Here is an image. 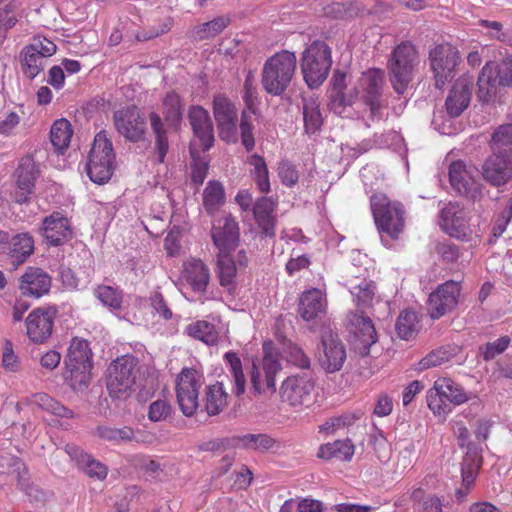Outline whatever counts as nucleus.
Returning <instances> with one entry per match:
<instances>
[{"label":"nucleus","mask_w":512,"mask_h":512,"mask_svg":"<svg viewBox=\"0 0 512 512\" xmlns=\"http://www.w3.org/2000/svg\"><path fill=\"white\" fill-rule=\"evenodd\" d=\"M332 90L329 108L339 116H346V109L351 107L362 93L366 104L370 108L371 117L380 116L383 107L380 101L383 86V72L379 69H370L362 74L357 85L348 89L347 75L336 70L331 79Z\"/></svg>","instance_id":"f257e3e1"},{"label":"nucleus","mask_w":512,"mask_h":512,"mask_svg":"<svg viewBox=\"0 0 512 512\" xmlns=\"http://www.w3.org/2000/svg\"><path fill=\"white\" fill-rule=\"evenodd\" d=\"M297 65L296 55L287 50L268 58L262 70L264 90L273 96H280L290 85Z\"/></svg>","instance_id":"f03ea898"},{"label":"nucleus","mask_w":512,"mask_h":512,"mask_svg":"<svg viewBox=\"0 0 512 512\" xmlns=\"http://www.w3.org/2000/svg\"><path fill=\"white\" fill-rule=\"evenodd\" d=\"M315 378L311 371L292 374L286 377L279 389L282 404L295 411L308 408L314 401Z\"/></svg>","instance_id":"7ed1b4c3"},{"label":"nucleus","mask_w":512,"mask_h":512,"mask_svg":"<svg viewBox=\"0 0 512 512\" xmlns=\"http://www.w3.org/2000/svg\"><path fill=\"white\" fill-rule=\"evenodd\" d=\"M138 374L139 365L136 357L124 355L114 360L108 368L106 378L109 395L113 398L129 397L134 391Z\"/></svg>","instance_id":"20e7f679"},{"label":"nucleus","mask_w":512,"mask_h":512,"mask_svg":"<svg viewBox=\"0 0 512 512\" xmlns=\"http://www.w3.org/2000/svg\"><path fill=\"white\" fill-rule=\"evenodd\" d=\"M375 223L380 233L395 239L405 226V210L397 201H391L383 193H375L370 199Z\"/></svg>","instance_id":"39448f33"},{"label":"nucleus","mask_w":512,"mask_h":512,"mask_svg":"<svg viewBox=\"0 0 512 512\" xmlns=\"http://www.w3.org/2000/svg\"><path fill=\"white\" fill-rule=\"evenodd\" d=\"M477 87V97L483 103L496 97L498 87H512V57L499 63L488 61L479 73Z\"/></svg>","instance_id":"423d86ee"},{"label":"nucleus","mask_w":512,"mask_h":512,"mask_svg":"<svg viewBox=\"0 0 512 512\" xmlns=\"http://www.w3.org/2000/svg\"><path fill=\"white\" fill-rule=\"evenodd\" d=\"M114 159L112 142L105 131H100L94 137L86 163L90 180L96 184L106 183L112 176Z\"/></svg>","instance_id":"0eeeda50"},{"label":"nucleus","mask_w":512,"mask_h":512,"mask_svg":"<svg viewBox=\"0 0 512 512\" xmlns=\"http://www.w3.org/2000/svg\"><path fill=\"white\" fill-rule=\"evenodd\" d=\"M418 64L419 55L411 43L403 42L392 51L388 67L392 86L398 94L405 92Z\"/></svg>","instance_id":"6e6552de"},{"label":"nucleus","mask_w":512,"mask_h":512,"mask_svg":"<svg viewBox=\"0 0 512 512\" xmlns=\"http://www.w3.org/2000/svg\"><path fill=\"white\" fill-rule=\"evenodd\" d=\"M332 65L331 49L323 41H314L304 52L301 69L310 88L319 87L327 78Z\"/></svg>","instance_id":"1a4fd4ad"},{"label":"nucleus","mask_w":512,"mask_h":512,"mask_svg":"<svg viewBox=\"0 0 512 512\" xmlns=\"http://www.w3.org/2000/svg\"><path fill=\"white\" fill-rule=\"evenodd\" d=\"M470 394L450 378H439L427 392V404L435 415H446L450 412L448 403L455 406L466 403Z\"/></svg>","instance_id":"9d476101"},{"label":"nucleus","mask_w":512,"mask_h":512,"mask_svg":"<svg viewBox=\"0 0 512 512\" xmlns=\"http://www.w3.org/2000/svg\"><path fill=\"white\" fill-rule=\"evenodd\" d=\"M204 376L193 368H184L176 377L175 391L180 410L185 416H192L199 405V392Z\"/></svg>","instance_id":"9b49d317"},{"label":"nucleus","mask_w":512,"mask_h":512,"mask_svg":"<svg viewBox=\"0 0 512 512\" xmlns=\"http://www.w3.org/2000/svg\"><path fill=\"white\" fill-rule=\"evenodd\" d=\"M429 61L435 86L442 89L456 74V67L460 62L459 51L450 44H440L430 50Z\"/></svg>","instance_id":"f8f14e48"},{"label":"nucleus","mask_w":512,"mask_h":512,"mask_svg":"<svg viewBox=\"0 0 512 512\" xmlns=\"http://www.w3.org/2000/svg\"><path fill=\"white\" fill-rule=\"evenodd\" d=\"M346 328L351 335V344L361 355L369 353L371 346L377 341V333L370 317L364 310L351 311L346 316Z\"/></svg>","instance_id":"ddd939ff"},{"label":"nucleus","mask_w":512,"mask_h":512,"mask_svg":"<svg viewBox=\"0 0 512 512\" xmlns=\"http://www.w3.org/2000/svg\"><path fill=\"white\" fill-rule=\"evenodd\" d=\"M477 170L464 161L452 162L449 166V180L452 187L461 195L466 196L474 203L484 198V186L475 181Z\"/></svg>","instance_id":"4468645a"},{"label":"nucleus","mask_w":512,"mask_h":512,"mask_svg":"<svg viewBox=\"0 0 512 512\" xmlns=\"http://www.w3.org/2000/svg\"><path fill=\"white\" fill-rule=\"evenodd\" d=\"M213 115L219 131V136L227 143H235L237 134V109L235 105L222 94L213 99Z\"/></svg>","instance_id":"2eb2a0df"},{"label":"nucleus","mask_w":512,"mask_h":512,"mask_svg":"<svg viewBox=\"0 0 512 512\" xmlns=\"http://www.w3.org/2000/svg\"><path fill=\"white\" fill-rule=\"evenodd\" d=\"M461 293L459 282L449 280L430 293L427 311L432 319H439L458 305Z\"/></svg>","instance_id":"dca6fc26"},{"label":"nucleus","mask_w":512,"mask_h":512,"mask_svg":"<svg viewBox=\"0 0 512 512\" xmlns=\"http://www.w3.org/2000/svg\"><path fill=\"white\" fill-rule=\"evenodd\" d=\"M58 310L54 306L39 307L32 310L25 320L26 333L34 343H43L52 334L54 320Z\"/></svg>","instance_id":"f3484780"},{"label":"nucleus","mask_w":512,"mask_h":512,"mask_svg":"<svg viewBox=\"0 0 512 512\" xmlns=\"http://www.w3.org/2000/svg\"><path fill=\"white\" fill-rule=\"evenodd\" d=\"M113 123L117 132L132 142L142 139L146 131L145 120L135 106L115 111Z\"/></svg>","instance_id":"a211bd4d"},{"label":"nucleus","mask_w":512,"mask_h":512,"mask_svg":"<svg viewBox=\"0 0 512 512\" xmlns=\"http://www.w3.org/2000/svg\"><path fill=\"white\" fill-rule=\"evenodd\" d=\"M441 226L453 237L465 238L470 232L469 212L458 203H448L440 212Z\"/></svg>","instance_id":"6ab92c4d"},{"label":"nucleus","mask_w":512,"mask_h":512,"mask_svg":"<svg viewBox=\"0 0 512 512\" xmlns=\"http://www.w3.org/2000/svg\"><path fill=\"white\" fill-rule=\"evenodd\" d=\"M482 175L492 186L507 184L512 180V157L493 152L482 166Z\"/></svg>","instance_id":"aec40b11"},{"label":"nucleus","mask_w":512,"mask_h":512,"mask_svg":"<svg viewBox=\"0 0 512 512\" xmlns=\"http://www.w3.org/2000/svg\"><path fill=\"white\" fill-rule=\"evenodd\" d=\"M39 171L36 163L30 157L22 158L15 172L17 189L14 192L15 202L22 204L29 200L34 193L35 181Z\"/></svg>","instance_id":"412c9836"},{"label":"nucleus","mask_w":512,"mask_h":512,"mask_svg":"<svg viewBox=\"0 0 512 512\" xmlns=\"http://www.w3.org/2000/svg\"><path fill=\"white\" fill-rule=\"evenodd\" d=\"M346 349L337 335L328 334L322 337V353L319 356L321 367L333 373L339 371L346 360Z\"/></svg>","instance_id":"4be33fe9"},{"label":"nucleus","mask_w":512,"mask_h":512,"mask_svg":"<svg viewBox=\"0 0 512 512\" xmlns=\"http://www.w3.org/2000/svg\"><path fill=\"white\" fill-rule=\"evenodd\" d=\"M212 239L219 252L234 250L239 241V227L231 215L217 219L212 227Z\"/></svg>","instance_id":"5701e85b"},{"label":"nucleus","mask_w":512,"mask_h":512,"mask_svg":"<svg viewBox=\"0 0 512 512\" xmlns=\"http://www.w3.org/2000/svg\"><path fill=\"white\" fill-rule=\"evenodd\" d=\"M40 234L50 245H61L71 237L70 222L60 212H53L43 219Z\"/></svg>","instance_id":"b1692460"},{"label":"nucleus","mask_w":512,"mask_h":512,"mask_svg":"<svg viewBox=\"0 0 512 512\" xmlns=\"http://www.w3.org/2000/svg\"><path fill=\"white\" fill-rule=\"evenodd\" d=\"M50 288V275L38 267H28L19 279V290L25 296L40 298L47 294Z\"/></svg>","instance_id":"393cba45"},{"label":"nucleus","mask_w":512,"mask_h":512,"mask_svg":"<svg viewBox=\"0 0 512 512\" xmlns=\"http://www.w3.org/2000/svg\"><path fill=\"white\" fill-rule=\"evenodd\" d=\"M474 83L469 77L456 80L446 99V110L451 117H458L469 106Z\"/></svg>","instance_id":"a878e982"},{"label":"nucleus","mask_w":512,"mask_h":512,"mask_svg":"<svg viewBox=\"0 0 512 512\" xmlns=\"http://www.w3.org/2000/svg\"><path fill=\"white\" fill-rule=\"evenodd\" d=\"M0 243H8L7 255L15 267L23 264L34 252L33 237L27 232L16 234L8 241V234L0 231Z\"/></svg>","instance_id":"bb28decb"},{"label":"nucleus","mask_w":512,"mask_h":512,"mask_svg":"<svg viewBox=\"0 0 512 512\" xmlns=\"http://www.w3.org/2000/svg\"><path fill=\"white\" fill-rule=\"evenodd\" d=\"M188 118L203 150H209L214 142V130L209 112L201 106H192L189 109Z\"/></svg>","instance_id":"cd10ccee"},{"label":"nucleus","mask_w":512,"mask_h":512,"mask_svg":"<svg viewBox=\"0 0 512 512\" xmlns=\"http://www.w3.org/2000/svg\"><path fill=\"white\" fill-rule=\"evenodd\" d=\"M327 301L324 293L316 288L302 293L298 313L305 321L317 319L326 312Z\"/></svg>","instance_id":"c85d7f7f"},{"label":"nucleus","mask_w":512,"mask_h":512,"mask_svg":"<svg viewBox=\"0 0 512 512\" xmlns=\"http://www.w3.org/2000/svg\"><path fill=\"white\" fill-rule=\"evenodd\" d=\"M247 257L244 251L238 253V264L230 255V252H219L217 259V274L220 285L231 290L234 287V280L238 269L245 267Z\"/></svg>","instance_id":"c756f323"},{"label":"nucleus","mask_w":512,"mask_h":512,"mask_svg":"<svg viewBox=\"0 0 512 512\" xmlns=\"http://www.w3.org/2000/svg\"><path fill=\"white\" fill-rule=\"evenodd\" d=\"M65 452L74 460L77 466L91 478L103 480L107 476V468L102 463L96 461L87 453H84L74 444L65 445Z\"/></svg>","instance_id":"7c9ffc66"},{"label":"nucleus","mask_w":512,"mask_h":512,"mask_svg":"<svg viewBox=\"0 0 512 512\" xmlns=\"http://www.w3.org/2000/svg\"><path fill=\"white\" fill-rule=\"evenodd\" d=\"M254 93L255 91L251 88L249 78L245 81V95L244 100L246 102L248 110H243L240 120V131L242 144L247 151H251L255 146V139L253 136V125L251 120V114H254Z\"/></svg>","instance_id":"2f4dec72"},{"label":"nucleus","mask_w":512,"mask_h":512,"mask_svg":"<svg viewBox=\"0 0 512 512\" xmlns=\"http://www.w3.org/2000/svg\"><path fill=\"white\" fill-rule=\"evenodd\" d=\"M183 278L195 292H204L210 280V272L201 260L191 259L183 265Z\"/></svg>","instance_id":"473e14b6"},{"label":"nucleus","mask_w":512,"mask_h":512,"mask_svg":"<svg viewBox=\"0 0 512 512\" xmlns=\"http://www.w3.org/2000/svg\"><path fill=\"white\" fill-rule=\"evenodd\" d=\"M275 203L271 198H259L254 207L253 213L255 220L266 236L275 235Z\"/></svg>","instance_id":"72a5a7b5"},{"label":"nucleus","mask_w":512,"mask_h":512,"mask_svg":"<svg viewBox=\"0 0 512 512\" xmlns=\"http://www.w3.org/2000/svg\"><path fill=\"white\" fill-rule=\"evenodd\" d=\"M481 466V458L475 450L468 447V451L462 462V485L464 488L457 490L456 495L458 499L464 498L470 487L474 484L478 470Z\"/></svg>","instance_id":"f704fd0d"},{"label":"nucleus","mask_w":512,"mask_h":512,"mask_svg":"<svg viewBox=\"0 0 512 512\" xmlns=\"http://www.w3.org/2000/svg\"><path fill=\"white\" fill-rule=\"evenodd\" d=\"M263 351L264 355L262 361L257 365L261 367L264 374H266V384L268 389L274 392L276 390L275 377L282 369L280 353L271 343H264Z\"/></svg>","instance_id":"c9c22d12"},{"label":"nucleus","mask_w":512,"mask_h":512,"mask_svg":"<svg viewBox=\"0 0 512 512\" xmlns=\"http://www.w3.org/2000/svg\"><path fill=\"white\" fill-rule=\"evenodd\" d=\"M303 102V121L305 131L308 134L316 133L323 124V118L320 111V102L314 96H304Z\"/></svg>","instance_id":"e433bc0d"},{"label":"nucleus","mask_w":512,"mask_h":512,"mask_svg":"<svg viewBox=\"0 0 512 512\" xmlns=\"http://www.w3.org/2000/svg\"><path fill=\"white\" fill-rule=\"evenodd\" d=\"M91 349L86 340L73 338L65 358L66 367L89 366L92 367Z\"/></svg>","instance_id":"4c0bfd02"},{"label":"nucleus","mask_w":512,"mask_h":512,"mask_svg":"<svg viewBox=\"0 0 512 512\" xmlns=\"http://www.w3.org/2000/svg\"><path fill=\"white\" fill-rule=\"evenodd\" d=\"M348 287L355 298L357 310H364L372 305L374 299V286L366 279L359 280L358 277L348 280Z\"/></svg>","instance_id":"58836bf2"},{"label":"nucleus","mask_w":512,"mask_h":512,"mask_svg":"<svg viewBox=\"0 0 512 512\" xmlns=\"http://www.w3.org/2000/svg\"><path fill=\"white\" fill-rule=\"evenodd\" d=\"M228 393L222 383L209 385L205 393V409L210 416L220 414L228 405Z\"/></svg>","instance_id":"ea45409f"},{"label":"nucleus","mask_w":512,"mask_h":512,"mask_svg":"<svg viewBox=\"0 0 512 512\" xmlns=\"http://www.w3.org/2000/svg\"><path fill=\"white\" fill-rule=\"evenodd\" d=\"M354 454V445L349 439L336 440L332 443L321 445L318 451V457L329 460L337 458L349 461Z\"/></svg>","instance_id":"a19ab883"},{"label":"nucleus","mask_w":512,"mask_h":512,"mask_svg":"<svg viewBox=\"0 0 512 512\" xmlns=\"http://www.w3.org/2000/svg\"><path fill=\"white\" fill-rule=\"evenodd\" d=\"M73 131L66 119L56 120L50 130V140L58 153H63L69 146Z\"/></svg>","instance_id":"79ce46f5"},{"label":"nucleus","mask_w":512,"mask_h":512,"mask_svg":"<svg viewBox=\"0 0 512 512\" xmlns=\"http://www.w3.org/2000/svg\"><path fill=\"white\" fill-rule=\"evenodd\" d=\"M185 332L207 345H215L218 342L219 334L215 326L208 321L199 320L186 326Z\"/></svg>","instance_id":"37998d69"},{"label":"nucleus","mask_w":512,"mask_h":512,"mask_svg":"<svg viewBox=\"0 0 512 512\" xmlns=\"http://www.w3.org/2000/svg\"><path fill=\"white\" fill-rule=\"evenodd\" d=\"M281 354L288 364L304 371L310 370L311 359L298 344L291 341L284 342Z\"/></svg>","instance_id":"c03bdc74"},{"label":"nucleus","mask_w":512,"mask_h":512,"mask_svg":"<svg viewBox=\"0 0 512 512\" xmlns=\"http://www.w3.org/2000/svg\"><path fill=\"white\" fill-rule=\"evenodd\" d=\"M149 119L151 129L155 135V151L158 161L163 162L169 148L167 132L161 117L157 113H150Z\"/></svg>","instance_id":"a18cd8bd"},{"label":"nucleus","mask_w":512,"mask_h":512,"mask_svg":"<svg viewBox=\"0 0 512 512\" xmlns=\"http://www.w3.org/2000/svg\"><path fill=\"white\" fill-rule=\"evenodd\" d=\"M225 194L221 183L209 181L203 191V205L208 214L213 215L224 204Z\"/></svg>","instance_id":"49530a36"},{"label":"nucleus","mask_w":512,"mask_h":512,"mask_svg":"<svg viewBox=\"0 0 512 512\" xmlns=\"http://www.w3.org/2000/svg\"><path fill=\"white\" fill-rule=\"evenodd\" d=\"M224 359L229 365V373L233 379L232 391L236 396H240L246 388V377L243 373L241 360L235 352L231 351L225 353Z\"/></svg>","instance_id":"de8ad7c7"},{"label":"nucleus","mask_w":512,"mask_h":512,"mask_svg":"<svg viewBox=\"0 0 512 512\" xmlns=\"http://www.w3.org/2000/svg\"><path fill=\"white\" fill-rule=\"evenodd\" d=\"M247 163L252 167L251 175L259 190L268 193L270 191L269 173L264 158L258 154H253L247 158Z\"/></svg>","instance_id":"09e8293b"},{"label":"nucleus","mask_w":512,"mask_h":512,"mask_svg":"<svg viewBox=\"0 0 512 512\" xmlns=\"http://www.w3.org/2000/svg\"><path fill=\"white\" fill-rule=\"evenodd\" d=\"M21 67L24 75L35 78L46 66L47 60L25 46L21 52Z\"/></svg>","instance_id":"8fccbe9b"},{"label":"nucleus","mask_w":512,"mask_h":512,"mask_svg":"<svg viewBox=\"0 0 512 512\" xmlns=\"http://www.w3.org/2000/svg\"><path fill=\"white\" fill-rule=\"evenodd\" d=\"M94 296L103 306L110 310H120L123 302L122 291L109 285H98L93 290Z\"/></svg>","instance_id":"3c124183"},{"label":"nucleus","mask_w":512,"mask_h":512,"mask_svg":"<svg viewBox=\"0 0 512 512\" xmlns=\"http://www.w3.org/2000/svg\"><path fill=\"white\" fill-rule=\"evenodd\" d=\"M165 120L168 125L177 129L182 120L183 106L179 95L174 92L168 93L163 101Z\"/></svg>","instance_id":"603ef678"},{"label":"nucleus","mask_w":512,"mask_h":512,"mask_svg":"<svg viewBox=\"0 0 512 512\" xmlns=\"http://www.w3.org/2000/svg\"><path fill=\"white\" fill-rule=\"evenodd\" d=\"M418 317L414 311L404 310L398 316L396 331L398 336L404 340L414 338L418 332Z\"/></svg>","instance_id":"864d4df0"},{"label":"nucleus","mask_w":512,"mask_h":512,"mask_svg":"<svg viewBox=\"0 0 512 512\" xmlns=\"http://www.w3.org/2000/svg\"><path fill=\"white\" fill-rule=\"evenodd\" d=\"M493 152L512 157V124L500 126L492 136Z\"/></svg>","instance_id":"5fc2aeb1"},{"label":"nucleus","mask_w":512,"mask_h":512,"mask_svg":"<svg viewBox=\"0 0 512 512\" xmlns=\"http://www.w3.org/2000/svg\"><path fill=\"white\" fill-rule=\"evenodd\" d=\"M96 434L103 440L117 444L137 440L133 429L127 426L121 428L99 426Z\"/></svg>","instance_id":"6e6d98bb"},{"label":"nucleus","mask_w":512,"mask_h":512,"mask_svg":"<svg viewBox=\"0 0 512 512\" xmlns=\"http://www.w3.org/2000/svg\"><path fill=\"white\" fill-rule=\"evenodd\" d=\"M455 353L453 350L441 347L439 349L433 350L429 354H427L424 358H422L417 365L418 371H424L426 369L440 366L454 357Z\"/></svg>","instance_id":"4d7b16f0"},{"label":"nucleus","mask_w":512,"mask_h":512,"mask_svg":"<svg viewBox=\"0 0 512 512\" xmlns=\"http://www.w3.org/2000/svg\"><path fill=\"white\" fill-rule=\"evenodd\" d=\"M67 379L75 390H83L87 388L91 379V369L89 366L66 367Z\"/></svg>","instance_id":"13d9d810"},{"label":"nucleus","mask_w":512,"mask_h":512,"mask_svg":"<svg viewBox=\"0 0 512 512\" xmlns=\"http://www.w3.org/2000/svg\"><path fill=\"white\" fill-rule=\"evenodd\" d=\"M510 343V337L504 335L494 341L481 345L479 351L485 361H490L502 354L509 347Z\"/></svg>","instance_id":"bf43d9fd"},{"label":"nucleus","mask_w":512,"mask_h":512,"mask_svg":"<svg viewBox=\"0 0 512 512\" xmlns=\"http://www.w3.org/2000/svg\"><path fill=\"white\" fill-rule=\"evenodd\" d=\"M35 402L44 410L65 418H72L74 413L72 410L64 407L59 402L55 401L53 398L48 396L47 394H37L35 396Z\"/></svg>","instance_id":"052dcab7"},{"label":"nucleus","mask_w":512,"mask_h":512,"mask_svg":"<svg viewBox=\"0 0 512 512\" xmlns=\"http://www.w3.org/2000/svg\"><path fill=\"white\" fill-rule=\"evenodd\" d=\"M229 24V19L225 17H217L212 21L203 23L195 29L200 39L212 38L220 34Z\"/></svg>","instance_id":"680f3d73"},{"label":"nucleus","mask_w":512,"mask_h":512,"mask_svg":"<svg viewBox=\"0 0 512 512\" xmlns=\"http://www.w3.org/2000/svg\"><path fill=\"white\" fill-rule=\"evenodd\" d=\"M240 441L244 447L260 451L269 450L275 444V440L266 434H247Z\"/></svg>","instance_id":"e2e57ef3"},{"label":"nucleus","mask_w":512,"mask_h":512,"mask_svg":"<svg viewBox=\"0 0 512 512\" xmlns=\"http://www.w3.org/2000/svg\"><path fill=\"white\" fill-rule=\"evenodd\" d=\"M22 116L15 111L4 112L0 116V134L3 136H11L18 128Z\"/></svg>","instance_id":"0e129e2a"},{"label":"nucleus","mask_w":512,"mask_h":512,"mask_svg":"<svg viewBox=\"0 0 512 512\" xmlns=\"http://www.w3.org/2000/svg\"><path fill=\"white\" fill-rule=\"evenodd\" d=\"M27 47L46 60L56 52V45L51 40L44 37L33 38L32 42L27 45Z\"/></svg>","instance_id":"69168bd1"},{"label":"nucleus","mask_w":512,"mask_h":512,"mask_svg":"<svg viewBox=\"0 0 512 512\" xmlns=\"http://www.w3.org/2000/svg\"><path fill=\"white\" fill-rule=\"evenodd\" d=\"M278 175L282 183L288 187L294 186L299 179V174L295 165L289 161H282L279 164Z\"/></svg>","instance_id":"338daca9"},{"label":"nucleus","mask_w":512,"mask_h":512,"mask_svg":"<svg viewBox=\"0 0 512 512\" xmlns=\"http://www.w3.org/2000/svg\"><path fill=\"white\" fill-rule=\"evenodd\" d=\"M171 407L165 400H156L149 405L148 418L152 422L165 420L170 414Z\"/></svg>","instance_id":"774afa93"}]
</instances>
